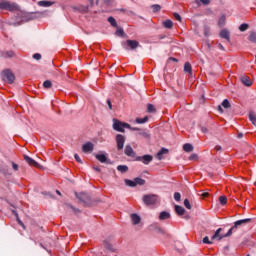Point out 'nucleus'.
<instances>
[{
    "instance_id": "nucleus-2",
    "label": "nucleus",
    "mask_w": 256,
    "mask_h": 256,
    "mask_svg": "<svg viewBox=\"0 0 256 256\" xmlns=\"http://www.w3.org/2000/svg\"><path fill=\"white\" fill-rule=\"evenodd\" d=\"M250 222H251L250 218H246V219H242V220H238V221L234 222V226L232 228H230L226 234L219 237V240H221L225 237H231V235H233V231H237V228L240 227V225H245Z\"/></svg>"
},
{
    "instance_id": "nucleus-58",
    "label": "nucleus",
    "mask_w": 256,
    "mask_h": 256,
    "mask_svg": "<svg viewBox=\"0 0 256 256\" xmlns=\"http://www.w3.org/2000/svg\"><path fill=\"white\" fill-rule=\"evenodd\" d=\"M9 25L17 26V25H19V23H16V22H9Z\"/></svg>"
},
{
    "instance_id": "nucleus-33",
    "label": "nucleus",
    "mask_w": 256,
    "mask_h": 256,
    "mask_svg": "<svg viewBox=\"0 0 256 256\" xmlns=\"http://www.w3.org/2000/svg\"><path fill=\"white\" fill-rule=\"evenodd\" d=\"M151 7L153 10V13H157V12L161 11V6L159 4H154Z\"/></svg>"
},
{
    "instance_id": "nucleus-60",
    "label": "nucleus",
    "mask_w": 256,
    "mask_h": 256,
    "mask_svg": "<svg viewBox=\"0 0 256 256\" xmlns=\"http://www.w3.org/2000/svg\"><path fill=\"white\" fill-rule=\"evenodd\" d=\"M3 55H4V51H3V50H0V57L3 58Z\"/></svg>"
},
{
    "instance_id": "nucleus-54",
    "label": "nucleus",
    "mask_w": 256,
    "mask_h": 256,
    "mask_svg": "<svg viewBox=\"0 0 256 256\" xmlns=\"http://www.w3.org/2000/svg\"><path fill=\"white\" fill-rule=\"evenodd\" d=\"M218 47H219V49H221V51H225V47H223V44H218Z\"/></svg>"
},
{
    "instance_id": "nucleus-11",
    "label": "nucleus",
    "mask_w": 256,
    "mask_h": 256,
    "mask_svg": "<svg viewBox=\"0 0 256 256\" xmlns=\"http://www.w3.org/2000/svg\"><path fill=\"white\" fill-rule=\"evenodd\" d=\"M124 153L127 155V157H133L135 155V151L131 145H126Z\"/></svg>"
},
{
    "instance_id": "nucleus-3",
    "label": "nucleus",
    "mask_w": 256,
    "mask_h": 256,
    "mask_svg": "<svg viewBox=\"0 0 256 256\" xmlns=\"http://www.w3.org/2000/svg\"><path fill=\"white\" fill-rule=\"evenodd\" d=\"M113 129L119 133H125V129H131V125L125 122H121L118 119H113Z\"/></svg>"
},
{
    "instance_id": "nucleus-53",
    "label": "nucleus",
    "mask_w": 256,
    "mask_h": 256,
    "mask_svg": "<svg viewBox=\"0 0 256 256\" xmlns=\"http://www.w3.org/2000/svg\"><path fill=\"white\" fill-rule=\"evenodd\" d=\"M193 159H197V155H196V154H192V155L190 156V161H193Z\"/></svg>"
},
{
    "instance_id": "nucleus-40",
    "label": "nucleus",
    "mask_w": 256,
    "mask_h": 256,
    "mask_svg": "<svg viewBox=\"0 0 256 256\" xmlns=\"http://www.w3.org/2000/svg\"><path fill=\"white\" fill-rule=\"evenodd\" d=\"M174 199H175V201H181V193L175 192L174 193Z\"/></svg>"
},
{
    "instance_id": "nucleus-24",
    "label": "nucleus",
    "mask_w": 256,
    "mask_h": 256,
    "mask_svg": "<svg viewBox=\"0 0 256 256\" xmlns=\"http://www.w3.org/2000/svg\"><path fill=\"white\" fill-rule=\"evenodd\" d=\"M184 71H185V73H189L191 75L192 67H191V64L189 62H186L184 64Z\"/></svg>"
},
{
    "instance_id": "nucleus-59",
    "label": "nucleus",
    "mask_w": 256,
    "mask_h": 256,
    "mask_svg": "<svg viewBox=\"0 0 256 256\" xmlns=\"http://www.w3.org/2000/svg\"><path fill=\"white\" fill-rule=\"evenodd\" d=\"M170 60L174 61L175 63H177V61H178L177 58H173V57H170Z\"/></svg>"
},
{
    "instance_id": "nucleus-28",
    "label": "nucleus",
    "mask_w": 256,
    "mask_h": 256,
    "mask_svg": "<svg viewBox=\"0 0 256 256\" xmlns=\"http://www.w3.org/2000/svg\"><path fill=\"white\" fill-rule=\"evenodd\" d=\"M125 183L128 187H136L137 186V183H135V180L133 181V180L126 179Z\"/></svg>"
},
{
    "instance_id": "nucleus-52",
    "label": "nucleus",
    "mask_w": 256,
    "mask_h": 256,
    "mask_svg": "<svg viewBox=\"0 0 256 256\" xmlns=\"http://www.w3.org/2000/svg\"><path fill=\"white\" fill-rule=\"evenodd\" d=\"M201 131H202V133H208L209 132V130L206 127H202Z\"/></svg>"
},
{
    "instance_id": "nucleus-31",
    "label": "nucleus",
    "mask_w": 256,
    "mask_h": 256,
    "mask_svg": "<svg viewBox=\"0 0 256 256\" xmlns=\"http://www.w3.org/2000/svg\"><path fill=\"white\" fill-rule=\"evenodd\" d=\"M108 22L110 23V25H112V27H117V21L115 20V18L110 16L108 18Z\"/></svg>"
},
{
    "instance_id": "nucleus-41",
    "label": "nucleus",
    "mask_w": 256,
    "mask_h": 256,
    "mask_svg": "<svg viewBox=\"0 0 256 256\" xmlns=\"http://www.w3.org/2000/svg\"><path fill=\"white\" fill-rule=\"evenodd\" d=\"M116 35H117L118 37H123V35H125V31H123V29H118V30L116 31Z\"/></svg>"
},
{
    "instance_id": "nucleus-56",
    "label": "nucleus",
    "mask_w": 256,
    "mask_h": 256,
    "mask_svg": "<svg viewBox=\"0 0 256 256\" xmlns=\"http://www.w3.org/2000/svg\"><path fill=\"white\" fill-rule=\"evenodd\" d=\"M202 197H209V193H207V192H204V193H202Z\"/></svg>"
},
{
    "instance_id": "nucleus-9",
    "label": "nucleus",
    "mask_w": 256,
    "mask_h": 256,
    "mask_svg": "<svg viewBox=\"0 0 256 256\" xmlns=\"http://www.w3.org/2000/svg\"><path fill=\"white\" fill-rule=\"evenodd\" d=\"M93 148H94L93 143L87 142L82 146V151L84 153H91V151H93Z\"/></svg>"
},
{
    "instance_id": "nucleus-23",
    "label": "nucleus",
    "mask_w": 256,
    "mask_h": 256,
    "mask_svg": "<svg viewBox=\"0 0 256 256\" xmlns=\"http://www.w3.org/2000/svg\"><path fill=\"white\" fill-rule=\"evenodd\" d=\"M96 159L100 161V163H105V161H107V156H105V154H97Z\"/></svg>"
},
{
    "instance_id": "nucleus-19",
    "label": "nucleus",
    "mask_w": 256,
    "mask_h": 256,
    "mask_svg": "<svg viewBox=\"0 0 256 256\" xmlns=\"http://www.w3.org/2000/svg\"><path fill=\"white\" fill-rule=\"evenodd\" d=\"M220 37H221L222 39H227V40L229 41V39H230L229 31H227L226 29L222 30V31L220 32Z\"/></svg>"
},
{
    "instance_id": "nucleus-34",
    "label": "nucleus",
    "mask_w": 256,
    "mask_h": 256,
    "mask_svg": "<svg viewBox=\"0 0 256 256\" xmlns=\"http://www.w3.org/2000/svg\"><path fill=\"white\" fill-rule=\"evenodd\" d=\"M249 41H251L252 43H256V33L255 32H252L249 35Z\"/></svg>"
},
{
    "instance_id": "nucleus-39",
    "label": "nucleus",
    "mask_w": 256,
    "mask_h": 256,
    "mask_svg": "<svg viewBox=\"0 0 256 256\" xmlns=\"http://www.w3.org/2000/svg\"><path fill=\"white\" fill-rule=\"evenodd\" d=\"M147 111H148V113H154L155 106H153L152 104H148L147 105Z\"/></svg>"
},
{
    "instance_id": "nucleus-29",
    "label": "nucleus",
    "mask_w": 256,
    "mask_h": 256,
    "mask_svg": "<svg viewBox=\"0 0 256 256\" xmlns=\"http://www.w3.org/2000/svg\"><path fill=\"white\" fill-rule=\"evenodd\" d=\"M43 87H44V89H51V87H53V83H51L50 80H46L43 83Z\"/></svg>"
},
{
    "instance_id": "nucleus-8",
    "label": "nucleus",
    "mask_w": 256,
    "mask_h": 256,
    "mask_svg": "<svg viewBox=\"0 0 256 256\" xmlns=\"http://www.w3.org/2000/svg\"><path fill=\"white\" fill-rule=\"evenodd\" d=\"M136 161H141L144 165H149L153 161V156L149 154L138 156L136 157Z\"/></svg>"
},
{
    "instance_id": "nucleus-47",
    "label": "nucleus",
    "mask_w": 256,
    "mask_h": 256,
    "mask_svg": "<svg viewBox=\"0 0 256 256\" xmlns=\"http://www.w3.org/2000/svg\"><path fill=\"white\" fill-rule=\"evenodd\" d=\"M174 19H176V21H181V15L174 13Z\"/></svg>"
},
{
    "instance_id": "nucleus-15",
    "label": "nucleus",
    "mask_w": 256,
    "mask_h": 256,
    "mask_svg": "<svg viewBox=\"0 0 256 256\" xmlns=\"http://www.w3.org/2000/svg\"><path fill=\"white\" fill-rule=\"evenodd\" d=\"M131 220L133 225H139L141 223V216L137 214H131Z\"/></svg>"
},
{
    "instance_id": "nucleus-42",
    "label": "nucleus",
    "mask_w": 256,
    "mask_h": 256,
    "mask_svg": "<svg viewBox=\"0 0 256 256\" xmlns=\"http://www.w3.org/2000/svg\"><path fill=\"white\" fill-rule=\"evenodd\" d=\"M184 206L186 207V209H191V203L189 202V199L184 200Z\"/></svg>"
},
{
    "instance_id": "nucleus-13",
    "label": "nucleus",
    "mask_w": 256,
    "mask_h": 256,
    "mask_svg": "<svg viewBox=\"0 0 256 256\" xmlns=\"http://www.w3.org/2000/svg\"><path fill=\"white\" fill-rule=\"evenodd\" d=\"M167 153H169V150L167 148L160 149V151L156 155V159H158V161H161V159H163V155H167Z\"/></svg>"
},
{
    "instance_id": "nucleus-62",
    "label": "nucleus",
    "mask_w": 256,
    "mask_h": 256,
    "mask_svg": "<svg viewBox=\"0 0 256 256\" xmlns=\"http://www.w3.org/2000/svg\"><path fill=\"white\" fill-rule=\"evenodd\" d=\"M19 225H21L23 227V222H21L20 220H18Z\"/></svg>"
},
{
    "instance_id": "nucleus-57",
    "label": "nucleus",
    "mask_w": 256,
    "mask_h": 256,
    "mask_svg": "<svg viewBox=\"0 0 256 256\" xmlns=\"http://www.w3.org/2000/svg\"><path fill=\"white\" fill-rule=\"evenodd\" d=\"M128 129H130L131 131H139V128H132L131 126Z\"/></svg>"
},
{
    "instance_id": "nucleus-18",
    "label": "nucleus",
    "mask_w": 256,
    "mask_h": 256,
    "mask_svg": "<svg viewBox=\"0 0 256 256\" xmlns=\"http://www.w3.org/2000/svg\"><path fill=\"white\" fill-rule=\"evenodd\" d=\"M175 212L177 215H185V208L180 205H175Z\"/></svg>"
},
{
    "instance_id": "nucleus-17",
    "label": "nucleus",
    "mask_w": 256,
    "mask_h": 256,
    "mask_svg": "<svg viewBox=\"0 0 256 256\" xmlns=\"http://www.w3.org/2000/svg\"><path fill=\"white\" fill-rule=\"evenodd\" d=\"M171 218V214L169 212H161L159 215V219L160 221H165V219H170Z\"/></svg>"
},
{
    "instance_id": "nucleus-55",
    "label": "nucleus",
    "mask_w": 256,
    "mask_h": 256,
    "mask_svg": "<svg viewBox=\"0 0 256 256\" xmlns=\"http://www.w3.org/2000/svg\"><path fill=\"white\" fill-rule=\"evenodd\" d=\"M221 149H222L221 146H219V145L215 146V151H221Z\"/></svg>"
},
{
    "instance_id": "nucleus-32",
    "label": "nucleus",
    "mask_w": 256,
    "mask_h": 256,
    "mask_svg": "<svg viewBox=\"0 0 256 256\" xmlns=\"http://www.w3.org/2000/svg\"><path fill=\"white\" fill-rule=\"evenodd\" d=\"M222 107H224V109H229L231 107V103H229V100H223Z\"/></svg>"
},
{
    "instance_id": "nucleus-16",
    "label": "nucleus",
    "mask_w": 256,
    "mask_h": 256,
    "mask_svg": "<svg viewBox=\"0 0 256 256\" xmlns=\"http://www.w3.org/2000/svg\"><path fill=\"white\" fill-rule=\"evenodd\" d=\"M15 57V52L13 50L4 51L3 59H13Z\"/></svg>"
},
{
    "instance_id": "nucleus-20",
    "label": "nucleus",
    "mask_w": 256,
    "mask_h": 256,
    "mask_svg": "<svg viewBox=\"0 0 256 256\" xmlns=\"http://www.w3.org/2000/svg\"><path fill=\"white\" fill-rule=\"evenodd\" d=\"M183 150L186 153H191V151H193V145H191L189 143H186V144L183 145Z\"/></svg>"
},
{
    "instance_id": "nucleus-7",
    "label": "nucleus",
    "mask_w": 256,
    "mask_h": 256,
    "mask_svg": "<svg viewBox=\"0 0 256 256\" xmlns=\"http://www.w3.org/2000/svg\"><path fill=\"white\" fill-rule=\"evenodd\" d=\"M116 143L118 151H121L123 147H125V136H123L122 134H117Z\"/></svg>"
},
{
    "instance_id": "nucleus-4",
    "label": "nucleus",
    "mask_w": 256,
    "mask_h": 256,
    "mask_svg": "<svg viewBox=\"0 0 256 256\" xmlns=\"http://www.w3.org/2000/svg\"><path fill=\"white\" fill-rule=\"evenodd\" d=\"M2 80L10 85L15 81V74L11 70L7 69L2 72Z\"/></svg>"
},
{
    "instance_id": "nucleus-38",
    "label": "nucleus",
    "mask_w": 256,
    "mask_h": 256,
    "mask_svg": "<svg viewBox=\"0 0 256 256\" xmlns=\"http://www.w3.org/2000/svg\"><path fill=\"white\" fill-rule=\"evenodd\" d=\"M247 29H249V25L248 24H241L240 26H239V30L240 31H247Z\"/></svg>"
},
{
    "instance_id": "nucleus-36",
    "label": "nucleus",
    "mask_w": 256,
    "mask_h": 256,
    "mask_svg": "<svg viewBox=\"0 0 256 256\" xmlns=\"http://www.w3.org/2000/svg\"><path fill=\"white\" fill-rule=\"evenodd\" d=\"M134 183H136V185H145V180L141 178H135Z\"/></svg>"
},
{
    "instance_id": "nucleus-44",
    "label": "nucleus",
    "mask_w": 256,
    "mask_h": 256,
    "mask_svg": "<svg viewBox=\"0 0 256 256\" xmlns=\"http://www.w3.org/2000/svg\"><path fill=\"white\" fill-rule=\"evenodd\" d=\"M203 243H205L206 245H211V243H213V242H211V241L209 240V237L205 236V237L203 238Z\"/></svg>"
},
{
    "instance_id": "nucleus-35",
    "label": "nucleus",
    "mask_w": 256,
    "mask_h": 256,
    "mask_svg": "<svg viewBox=\"0 0 256 256\" xmlns=\"http://www.w3.org/2000/svg\"><path fill=\"white\" fill-rule=\"evenodd\" d=\"M219 201L221 205H227V197L226 196H220Z\"/></svg>"
},
{
    "instance_id": "nucleus-6",
    "label": "nucleus",
    "mask_w": 256,
    "mask_h": 256,
    "mask_svg": "<svg viewBox=\"0 0 256 256\" xmlns=\"http://www.w3.org/2000/svg\"><path fill=\"white\" fill-rule=\"evenodd\" d=\"M122 47L126 50L137 49V47H139V42H137L136 40H127L125 42H122Z\"/></svg>"
},
{
    "instance_id": "nucleus-5",
    "label": "nucleus",
    "mask_w": 256,
    "mask_h": 256,
    "mask_svg": "<svg viewBox=\"0 0 256 256\" xmlns=\"http://www.w3.org/2000/svg\"><path fill=\"white\" fill-rule=\"evenodd\" d=\"M158 199H159V196L155 194H147L143 196L142 201L145 203V205H155Z\"/></svg>"
},
{
    "instance_id": "nucleus-10",
    "label": "nucleus",
    "mask_w": 256,
    "mask_h": 256,
    "mask_svg": "<svg viewBox=\"0 0 256 256\" xmlns=\"http://www.w3.org/2000/svg\"><path fill=\"white\" fill-rule=\"evenodd\" d=\"M24 161H26V163H28V165H30L31 167H38L39 165L37 161L33 160L31 157L27 155L24 156Z\"/></svg>"
},
{
    "instance_id": "nucleus-27",
    "label": "nucleus",
    "mask_w": 256,
    "mask_h": 256,
    "mask_svg": "<svg viewBox=\"0 0 256 256\" xmlns=\"http://www.w3.org/2000/svg\"><path fill=\"white\" fill-rule=\"evenodd\" d=\"M147 121H149L148 117H144V118H136V123H138L139 125L143 124V123H147Z\"/></svg>"
},
{
    "instance_id": "nucleus-21",
    "label": "nucleus",
    "mask_w": 256,
    "mask_h": 256,
    "mask_svg": "<svg viewBox=\"0 0 256 256\" xmlns=\"http://www.w3.org/2000/svg\"><path fill=\"white\" fill-rule=\"evenodd\" d=\"M221 231H223V229L218 228L214 235L212 236V240L217 239L218 241H220L219 237H223V235H220Z\"/></svg>"
},
{
    "instance_id": "nucleus-50",
    "label": "nucleus",
    "mask_w": 256,
    "mask_h": 256,
    "mask_svg": "<svg viewBox=\"0 0 256 256\" xmlns=\"http://www.w3.org/2000/svg\"><path fill=\"white\" fill-rule=\"evenodd\" d=\"M107 105L109 107V109H113V105L111 104V100H107Z\"/></svg>"
},
{
    "instance_id": "nucleus-64",
    "label": "nucleus",
    "mask_w": 256,
    "mask_h": 256,
    "mask_svg": "<svg viewBox=\"0 0 256 256\" xmlns=\"http://www.w3.org/2000/svg\"><path fill=\"white\" fill-rule=\"evenodd\" d=\"M91 5H93V0H88Z\"/></svg>"
},
{
    "instance_id": "nucleus-12",
    "label": "nucleus",
    "mask_w": 256,
    "mask_h": 256,
    "mask_svg": "<svg viewBox=\"0 0 256 256\" xmlns=\"http://www.w3.org/2000/svg\"><path fill=\"white\" fill-rule=\"evenodd\" d=\"M241 82L246 87H251V85H253V81H251V78H249L248 76H242L241 77Z\"/></svg>"
},
{
    "instance_id": "nucleus-46",
    "label": "nucleus",
    "mask_w": 256,
    "mask_h": 256,
    "mask_svg": "<svg viewBox=\"0 0 256 256\" xmlns=\"http://www.w3.org/2000/svg\"><path fill=\"white\" fill-rule=\"evenodd\" d=\"M12 163V169H14L15 171H19V165H17L15 162H11Z\"/></svg>"
},
{
    "instance_id": "nucleus-1",
    "label": "nucleus",
    "mask_w": 256,
    "mask_h": 256,
    "mask_svg": "<svg viewBox=\"0 0 256 256\" xmlns=\"http://www.w3.org/2000/svg\"><path fill=\"white\" fill-rule=\"evenodd\" d=\"M0 11H10V13H17V11H21V8L15 2H11L8 0H1Z\"/></svg>"
},
{
    "instance_id": "nucleus-22",
    "label": "nucleus",
    "mask_w": 256,
    "mask_h": 256,
    "mask_svg": "<svg viewBox=\"0 0 256 256\" xmlns=\"http://www.w3.org/2000/svg\"><path fill=\"white\" fill-rule=\"evenodd\" d=\"M163 27H165V29H172L173 28V21L171 20H166L163 22Z\"/></svg>"
},
{
    "instance_id": "nucleus-14",
    "label": "nucleus",
    "mask_w": 256,
    "mask_h": 256,
    "mask_svg": "<svg viewBox=\"0 0 256 256\" xmlns=\"http://www.w3.org/2000/svg\"><path fill=\"white\" fill-rule=\"evenodd\" d=\"M54 4L55 2L53 1H47V0L38 1L39 7H51V5H54Z\"/></svg>"
},
{
    "instance_id": "nucleus-61",
    "label": "nucleus",
    "mask_w": 256,
    "mask_h": 256,
    "mask_svg": "<svg viewBox=\"0 0 256 256\" xmlns=\"http://www.w3.org/2000/svg\"><path fill=\"white\" fill-rule=\"evenodd\" d=\"M218 110L220 111V113H223V108H221V106H218Z\"/></svg>"
},
{
    "instance_id": "nucleus-26",
    "label": "nucleus",
    "mask_w": 256,
    "mask_h": 256,
    "mask_svg": "<svg viewBox=\"0 0 256 256\" xmlns=\"http://www.w3.org/2000/svg\"><path fill=\"white\" fill-rule=\"evenodd\" d=\"M249 120L251 121V123L256 125V114H255V112H250L249 113Z\"/></svg>"
},
{
    "instance_id": "nucleus-51",
    "label": "nucleus",
    "mask_w": 256,
    "mask_h": 256,
    "mask_svg": "<svg viewBox=\"0 0 256 256\" xmlns=\"http://www.w3.org/2000/svg\"><path fill=\"white\" fill-rule=\"evenodd\" d=\"M203 5H209L210 0H200Z\"/></svg>"
},
{
    "instance_id": "nucleus-48",
    "label": "nucleus",
    "mask_w": 256,
    "mask_h": 256,
    "mask_svg": "<svg viewBox=\"0 0 256 256\" xmlns=\"http://www.w3.org/2000/svg\"><path fill=\"white\" fill-rule=\"evenodd\" d=\"M209 28H207V27H205L204 28V35H205V37H209Z\"/></svg>"
},
{
    "instance_id": "nucleus-25",
    "label": "nucleus",
    "mask_w": 256,
    "mask_h": 256,
    "mask_svg": "<svg viewBox=\"0 0 256 256\" xmlns=\"http://www.w3.org/2000/svg\"><path fill=\"white\" fill-rule=\"evenodd\" d=\"M117 170L120 171V173H127V171H129V167L126 165H119L117 166Z\"/></svg>"
},
{
    "instance_id": "nucleus-45",
    "label": "nucleus",
    "mask_w": 256,
    "mask_h": 256,
    "mask_svg": "<svg viewBox=\"0 0 256 256\" xmlns=\"http://www.w3.org/2000/svg\"><path fill=\"white\" fill-rule=\"evenodd\" d=\"M33 59H35L36 61H41V54L35 53V54L33 55Z\"/></svg>"
},
{
    "instance_id": "nucleus-43",
    "label": "nucleus",
    "mask_w": 256,
    "mask_h": 256,
    "mask_svg": "<svg viewBox=\"0 0 256 256\" xmlns=\"http://www.w3.org/2000/svg\"><path fill=\"white\" fill-rule=\"evenodd\" d=\"M139 135L140 137H144V139H149V133L147 132H140Z\"/></svg>"
},
{
    "instance_id": "nucleus-37",
    "label": "nucleus",
    "mask_w": 256,
    "mask_h": 256,
    "mask_svg": "<svg viewBox=\"0 0 256 256\" xmlns=\"http://www.w3.org/2000/svg\"><path fill=\"white\" fill-rule=\"evenodd\" d=\"M219 27H223L225 25V16H221L219 21H218Z\"/></svg>"
},
{
    "instance_id": "nucleus-30",
    "label": "nucleus",
    "mask_w": 256,
    "mask_h": 256,
    "mask_svg": "<svg viewBox=\"0 0 256 256\" xmlns=\"http://www.w3.org/2000/svg\"><path fill=\"white\" fill-rule=\"evenodd\" d=\"M1 173H3V175L7 176V175H12L11 171H9V168H7V166H5L4 168H2Z\"/></svg>"
},
{
    "instance_id": "nucleus-49",
    "label": "nucleus",
    "mask_w": 256,
    "mask_h": 256,
    "mask_svg": "<svg viewBox=\"0 0 256 256\" xmlns=\"http://www.w3.org/2000/svg\"><path fill=\"white\" fill-rule=\"evenodd\" d=\"M74 158L76 159L77 163H83L81 161V157H79L77 154L74 155Z\"/></svg>"
},
{
    "instance_id": "nucleus-63",
    "label": "nucleus",
    "mask_w": 256,
    "mask_h": 256,
    "mask_svg": "<svg viewBox=\"0 0 256 256\" xmlns=\"http://www.w3.org/2000/svg\"><path fill=\"white\" fill-rule=\"evenodd\" d=\"M239 139H241V137H243V134H238Z\"/></svg>"
}]
</instances>
